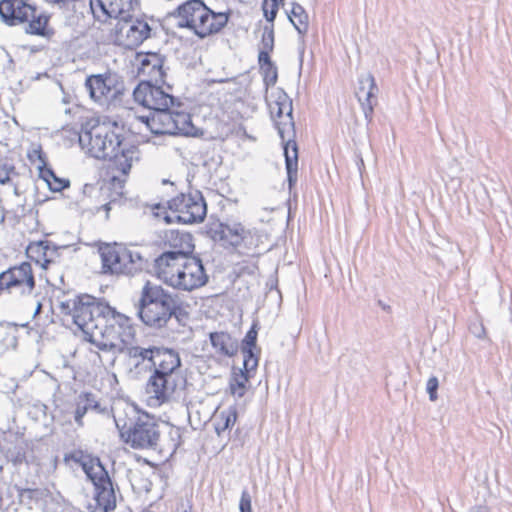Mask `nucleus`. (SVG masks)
Returning <instances> with one entry per match:
<instances>
[{
	"label": "nucleus",
	"mask_w": 512,
	"mask_h": 512,
	"mask_svg": "<svg viewBox=\"0 0 512 512\" xmlns=\"http://www.w3.org/2000/svg\"><path fill=\"white\" fill-rule=\"evenodd\" d=\"M88 477L94 485V497L88 505L90 512H109L116 507V495L113 483L108 472L100 464L96 465V471H87Z\"/></svg>",
	"instance_id": "nucleus-13"
},
{
	"label": "nucleus",
	"mask_w": 512,
	"mask_h": 512,
	"mask_svg": "<svg viewBox=\"0 0 512 512\" xmlns=\"http://www.w3.org/2000/svg\"><path fill=\"white\" fill-rule=\"evenodd\" d=\"M274 49V26L273 24L266 25L263 28V34L261 38V51H270Z\"/></svg>",
	"instance_id": "nucleus-37"
},
{
	"label": "nucleus",
	"mask_w": 512,
	"mask_h": 512,
	"mask_svg": "<svg viewBox=\"0 0 512 512\" xmlns=\"http://www.w3.org/2000/svg\"><path fill=\"white\" fill-rule=\"evenodd\" d=\"M249 378L250 375L242 369H239L238 371L234 370L229 381V390L231 395L236 398H242L247 391Z\"/></svg>",
	"instance_id": "nucleus-30"
},
{
	"label": "nucleus",
	"mask_w": 512,
	"mask_h": 512,
	"mask_svg": "<svg viewBox=\"0 0 512 512\" xmlns=\"http://www.w3.org/2000/svg\"><path fill=\"white\" fill-rule=\"evenodd\" d=\"M438 387H439L438 378L436 376L430 377L428 379V381H427L426 390H427V393L429 394V399L431 401H436L437 400V398H438V395H437Z\"/></svg>",
	"instance_id": "nucleus-41"
},
{
	"label": "nucleus",
	"mask_w": 512,
	"mask_h": 512,
	"mask_svg": "<svg viewBox=\"0 0 512 512\" xmlns=\"http://www.w3.org/2000/svg\"><path fill=\"white\" fill-rule=\"evenodd\" d=\"M64 461L65 462L73 461L75 463L81 464L86 473H87V471H91V472L96 471V467L91 466L90 468H87V463L85 461V455H84L83 451H81V450H75V451L65 454Z\"/></svg>",
	"instance_id": "nucleus-40"
},
{
	"label": "nucleus",
	"mask_w": 512,
	"mask_h": 512,
	"mask_svg": "<svg viewBox=\"0 0 512 512\" xmlns=\"http://www.w3.org/2000/svg\"><path fill=\"white\" fill-rule=\"evenodd\" d=\"M282 2L283 0H263L262 9L264 16L271 24H273L278 12L279 4Z\"/></svg>",
	"instance_id": "nucleus-38"
},
{
	"label": "nucleus",
	"mask_w": 512,
	"mask_h": 512,
	"mask_svg": "<svg viewBox=\"0 0 512 512\" xmlns=\"http://www.w3.org/2000/svg\"><path fill=\"white\" fill-rule=\"evenodd\" d=\"M359 165H361V166H363V165H364V162H363V159H362V158H360V160H359Z\"/></svg>",
	"instance_id": "nucleus-52"
},
{
	"label": "nucleus",
	"mask_w": 512,
	"mask_h": 512,
	"mask_svg": "<svg viewBox=\"0 0 512 512\" xmlns=\"http://www.w3.org/2000/svg\"><path fill=\"white\" fill-rule=\"evenodd\" d=\"M174 134L189 135L193 130V124L190 115L184 111L183 107L173 109Z\"/></svg>",
	"instance_id": "nucleus-31"
},
{
	"label": "nucleus",
	"mask_w": 512,
	"mask_h": 512,
	"mask_svg": "<svg viewBox=\"0 0 512 512\" xmlns=\"http://www.w3.org/2000/svg\"><path fill=\"white\" fill-rule=\"evenodd\" d=\"M113 417L121 438L134 449L167 448L175 452L181 445V432L175 426L169 427V441L161 444V425L153 416L139 411L134 405L126 404L122 409L117 408Z\"/></svg>",
	"instance_id": "nucleus-3"
},
{
	"label": "nucleus",
	"mask_w": 512,
	"mask_h": 512,
	"mask_svg": "<svg viewBox=\"0 0 512 512\" xmlns=\"http://www.w3.org/2000/svg\"><path fill=\"white\" fill-rule=\"evenodd\" d=\"M243 354V371L248 375L255 371L259 362L260 350H241Z\"/></svg>",
	"instance_id": "nucleus-35"
},
{
	"label": "nucleus",
	"mask_w": 512,
	"mask_h": 512,
	"mask_svg": "<svg viewBox=\"0 0 512 512\" xmlns=\"http://www.w3.org/2000/svg\"><path fill=\"white\" fill-rule=\"evenodd\" d=\"M14 193L16 195H19L18 187L16 185H14Z\"/></svg>",
	"instance_id": "nucleus-51"
},
{
	"label": "nucleus",
	"mask_w": 512,
	"mask_h": 512,
	"mask_svg": "<svg viewBox=\"0 0 512 512\" xmlns=\"http://www.w3.org/2000/svg\"><path fill=\"white\" fill-rule=\"evenodd\" d=\"M99 253L105 274L132 276L144 267L142 255L121 244H105L99 248Z\"/></svg>",
	"instance_id": "nucleus-9"
},
{
	"label": "nucleus",
	"mask_w": 512,
	"mask_h": 512,
	"mask_svg": "<svg viewBox=\"0 0 512 512\" xmlns=\"http://www.w3.org/2000/svg\"><path fill=\"white\" fill-rule=\"evenodd\" d=\"M257 323H254L246 333L241 343V350H260L257 347Z\"/></svg>",
	"instance_id": "nucleus-36"
},
{
	"label": "nucleus",
	"mask_w": 512,
	"mask_h": 512,
	"mask_svg": "<svg viewBox=\"0 0 512 512\" xmlns=\"http://www.w3.org/2000/svg\"><path fill=\"white\" fill-rule=\"evenodd\" d=\"M115 84L116 80L110 74L90 75L85 81V87L91 99L99 103L108 100L112 90L115 88Z\"/></svg>",
	"instance_id": "nucleus-20"
},
{
	"label": "nucleus",
	"mask_w": 512,
	"mask_h": 512,
	"mask_svg": "<svg viewBox=\"0 0 512 512\" xmlns=\"http://www.w3.org/2000/svg\"><path fill=\"white\" fill-rule=\"evenodd\" d=\"M0 18L9 26L25 25L27 34L49 37V16L28 0H1Z\"/></svg>",
	"instance_id": "nucleus-8"
},
{
	"label": "nucleus",
	"mask_w": 512,
	"mask_h": 512,
	"mask_svg": "<svg viewBox=\"0 0 512 512\" xmlns=\"http://www.w3.org/2000/svg\"><path fill=\"white\" fill-rule=\"evenodd\" d=\"M209 339L215 355L220 358H232L239 350L238 340L228 332H211Z\"/></svg>",
	"instance_id": "nucleus-23"
},
{
	"label": "nucleus",
	"mask_w": 512,
	"mask_h": 512,
	"mask_svg": "<svg viewBox=\"0 0 512 512\" xmlns=\"http://www.w3.org/2000/svg\"><path fill=\"white\" fill-rule=\"evenodd\" d=\"M49 263H51V260H48V259L45 258L44 259V263L42 264V267L46 268Z\"/></svg>",
	"instance_id": "nucleus-50"
},
{
	"label": "nucleus",
	"mask_w": 512,
	"mask_h": 512,
	"mask_svg": "<svg viewBox=\"0 0 512 512\" xmlns=\"http://www.w3.org/2000/svg\"><path fill=\"white\" fill-rule=\"evenodd\" d=\"M377 92L378 88L372 74L367 73L359 78L356 97L361 103L365 118L367 120H371L374 105L373 99L376 98Z\"/></svg>",
	"instance_id": "nucleus-21"
},
{
	"label": "nucleus",
	"mask_w": 512,
	"mask_h": 512,
	"mask_svg": "<svg viewBox=\"0 0 512 512\" xmlns=\"http://www.w3.org/2000/svg\"><path fill=\"white\" fill-rule=\"evenodd\" d=\"M16 175L15 168L11 165L4 164L3 169L0 170V183L6 184L11 181V175Z\"/></svg>",
	"instance_id": "nucleus-43"
},
{
	"label": "nucleus",
	"mask_w": 512,
	"mask_h": 512,
	"mask_svg": "<svg viewBox=\"0 0 512 512\" xmlns=\"http://www.w3.org/2000/svg\"><path fill=\"white\" fill-rule=\"evenodd\" d=\"M152 27L145 16H134L132 12L116 19L110 37L113 43L125 49H135L151 37Z\"/></svg>",
	"instance_id": "nucleus-10"
},
{
	"label": "nucleus",
	"mask_w": 512,
	"mask_h": 512,
	"mask_svg": "<svg viewBox=\"0 0 512 512\" xmlns=\"http://www.w3.org/2000/svg\"><path fill=\"white\" fill-rule=\"evenodd\" d=\"M154 345L143 347L139 345L124 344L116 350V353L124 354L128 359L131 370L139 371L142 366L150 370L153 358Z\"/></svg>",
	"instance_id": "nucleus-19"
},
{
	"label": "nucleus",
	"mask_w": 512,
	"mask_h": 512,
	"mask_svg": "<svg viewBox=\"0 0 512 512\" xmlns=\"http://www.w3.org/2000/svg\"><path fill=\"white\" fill-rule=\"evenodd\" d=\"M167 223L174 221L182 224L200 223L207 214V205L200 191L181 193L168 201Z\"/></svg>",
	"instance_id": "nucleus-11"
},
{
	"label": "nucleus",
	"mask_w": 512,
	"mask_h": 512,
	"mask_svg": "<svg viewBox=\"0 0 512 512\" xmlns=\"http://www.w3.org/2000/svg\"><path fill=\"white\" fill-rule=\"evenodd\" d=\"M472 332L474 333L475 336H477L478 338H482L484 337L485 335V328L480 325V326H475L472 330Z\"/></svg>",
	"instance_id": "nucleus-47"
},
{
	"label": "nucleus",
	"mask_w": 512,
	"mask_h": 512,
	"mask_svg": "<svg viewBox=\"0 0 512 512\" xmlns=\"http://www.w3.org/2000/svg\"><path fill=\"white\" fill-rule=\"evenodd\" d=\"M170 16L176 20L178 28L189 29L199 38L219 32L229 19L227 13L214 12L202 0H187Z\"/></svg>",
	"instance_id": "nucleus-7"
},
{
	"label": "nucleus",
	"mask_w": 512,
	"mask_h": 512,
	"mask_svg": "<svg viewBox=\"0 0 512 512\" xmlns=\"http://www.w3.org/2000/svg\"><path fill=\"white\" fill-rule=\"evenodd\" d=\"M60 309L63 314L72 316L84 340L98 350L115 354L120 345L130 344L135 339L132 319L104 299L83 294L61 302Z\"/></svg>",
	"instance_id": "nucleus-1"
},
{
	"label": "nucleus",
	"mask_w": 512,
	"mask_h": 512,
	"mask_svg": "<svg viewBox=\"0 0 512 512\" xmlns=\"http://www.w3.org/2000/svg\"><path fill=\"white\" fill-rule=\"evenodd\" d=\"M292 111V100L283 90H279L277 93V99L275 101V104L272 107V113L275 114V116L278 118L285 116V118L287 119V122L284 123V126H281L280 123L277 124L278 132L282 139H284L285 126L287 124L290 125L291 127L294 126Z\"/></svg>",
	"instance_id": "nucleus-24"
},
{
	"label": "nucleus",
	"mask_w": 512,
	"mask_h": 512,
	"mask_svg": "<svg viewBox=\"0 0 512 512\" xmlns=\"http://www.w3.org/2000/svg\"><path fill=\"white\" fill-rule=\"evenodd\" d=\"M246 229L240 223L234 224H220L218 231L220 238L226 241L233 247H241V241L243 240V234Z\"/></svg>",
	"instance_id": "nucleus-28"
},
{
	"label": "nucleus",
	"mask_w": 512,
	"mask_h": 512,
	"mask_svg": "<svg viewBox=\"0 0 512 512\" xmlns=\"http://www.w3.org/2000/svg\"><path fill=\"white\" fill-rule=\"evenodd\" d=\"M138 6L137 0H90V8L95 18H119L133 12Z\"/></svg>",
	"instance_id": "nucleus-16"
},
{
	"label": "nucleus",
	"mask_w": 512,
	"mask_h": 512,
	"mask_svg": "<svg viewBox=\"0 0 512 512\" xmlns=\"http://www.w3.org/2000/svg\"><path fill=\"white\" fill-rule=\"evenodd\" d=\"M177 512H192V505L190 501L181 500L177 505Z\"/></svg>",
	"instance_id": "nucleus-45"
},
{
	"label": "nucleus",
	"mask_w": 512,
	"mask_h": 512,
	"mask_svg": "<svg viewBox=\"0 0 512 512\" xmlns=\"http://www.w3.org/2000/svg\"><path fill=\"white\" fill-rule=\"evenodd\" d=\"M124 140L123 127L110 121H89L79 133V144L91 157L109 161L111 169L127 175L140 152Z\"/></svg>",
	"instance_id": "nucleus-2"
},
{
	"label": "nucleus",
	"mask_w": 512,
	"mask_h": 512,
	"mask_svg": "<svg viewBox=\"0 0 512 512\" xmlns=\"http://www.w3.org/2000/svg\"><path fill=\"white\" fill-rule=\"evenodd\" d=\"M288 18L293 24L294 28L298 31L299 34L303 35L308 30V15L304 8L298 4L293 3L292 9L288 14Z\"/></svg>",
	"instance_id": "nucleus-32"
},
{
	"label": "nucleus",
	"mask_w": 512,
	"mask_h": 512,
	"mask_svg": "<svg viewBox=\"0 0 512 512\" xmlns=\"http://www.w3.org/2000/svg\"><path fill=\"white\" fill-rule=\"evenodd\" d=\"M471 512H489V509L486 506H477L474 507Z\"/></svg>",
	"instance_id": "nucleus-48"
},
{
	"label": "nucleus",
	"mask_w": 512,
	"mask_h": 512,
	"mask_svg": "<svg viewBox=\"0 0 512 512\" xmlns=\"http://www.w3.org/2000/svg\"><path fill=\"white\" fill-rule=\"evenodd\" d=\"M237 420V409L229 407L227 410L222 411L214 421L215 431L218 435L222 434L227 429L231 428Z\"/></svg>",
	"instance_id": "nucleus-34"
},
{
	"label": "nucleus",
	"mask_w": 512,
	"mask_h": 512,
	"mask_svg": "<svg viewBox=\"0 0 512 512\" xmlns=\"http://www.w3.org/2000/svg\"><path fill=\"white\" fill-rule=\"evenodd\" d=\"M36 282L29 262L10 267L0 273V294L8 291L10 294L29 297L35 290Z\"/></svg>",
	"instance_id": "nucleus-12"
},
{
	"label": "nucleus",
	"mask_w": 512,
	"mask_h": 512,
	"mask_svg": "<svg viewBox=\"0 0 512 512\" xmlns=\"http://www.w3.org/2000/svg\"><path fill=\"white\" fill-rule=\"evenodd\" d=\"M33 299L35 301V310L33 312V317L35 318L36 316H38L40 313H41V310H42V302L41 300L39 299L38 295H34L33 296Z\"/></svg>",
	"instance_id": "nucleus-46"
},
{
	"label": "nucleus",
	"mask_w": 512,
	"mask_h": 512,
	"mask_svg": "<svg viewBox=\"0 0 512 512\" xmlns=\"http://www.w3.org/2000/svg\"><path fill=\"white\" fill-rule=\"evenodd\" d=\"M284 155L289 187L291 188L297 181L298 170V148L295 141L289 140L286 143Z\"/></svg>",
	"instance_id": "nucleus-26"
},
{
	"label": "nucleus",
	"mask_w": 512,
	"mask_h": 512,
	"mask_svg": "<svg viewBox=\"0 0 512 512\" xmlns=\"http://www.w3.org/2000/svg\"><path fill=\"white\" fill-rule=\"evenodd\" d=\"M165 239L173 250L165 251L159 257H164L168 254L175 258L179 255L190 256L193 252L194 244L192 243V236L187 232L170 230L166 232Z\"/></svg>",
	"instance_id": "nucleus-22"
},
{
	"label": "nucleus",
	"mask_w": 512,
	"mask_h": 512,
	"mask_svg": "<svg viewBox=\"0 0 512 512\" xmlns=\"http://www.w3.org/2000/svg\"><path fill=\"white\" fill-rule=\"evenodd\" d=\"M2 449L7 460L14 465L22 464L26 460V444L22 440L7 443Z\"/></svg>",
	"instance_id": "nucleus-29"
},
{
	"label": "nucleus",
	"mask_w": 512,
	"mask_h": 512,
	"mask_svg": "<svg viewBox=\"0 0 512 512\" xmlns=\"http://www.w3.org/2000/svg\"><path fill=\"white\" fill-rule=\"evenodd\" d=\"M179 308L176 294L150 281L143 285L137 304V315L146 326L154 329L165 327L176 316Z\"/></svg>",
	"instance_id": "nucleus-6"
},
{
	"label": "nucleus",
	"mask_w": 512,
	"mask_h": 512,
	"mask_svg": "<svg viewBox=\"0 0 512 512\" xmlns=\"http://www.w3.org/2000/svg\"><path fill=\"white\" fill-rule=\"evenodd\" d=\"M74 406L72 402L61 401L55 405L52 419L61 426L72 425Z\"/></svg>",
	"instance_id": "nucleus-33"
},
{
	"label": "nucleus",
	"mask_w": 512,
	"mask_h": 512,
	"mask_svg": "<svg viewBox=\"0 0 512 512\" xmlns=\"http://www.w3.org/2000/svg\"><path fill=\"white\" fill-rule=\"evenodd\" d=\"M261 73L263 75V81L266 87V90L269 87H272L276 84L278 79V71L275 64H271L269 66H265L260 68Z\"/></svg>",
	"instance_id": "nucleus-39"
},
{
	"label": "nucleus",
	"mask_w": 512,
	"mask_h": 512,
	"mask_svg": "<svg viewBox=\"0 0 512 512\" xmlns=\"http://www.w3.org/2000/svg\"><path fill=\"white\" fill-rule=\"evenodd\" d=\"M34 152L37 154L38 159L43 165V167L39 166L40 175L47 182L50 190L54 192H60L67 188L69 186V181L58 178L51 168L46 167V155L42 152V150L39 148Z\"/></svg>",
	"instance_id": "nucleus-25"
},
{
	"label": "nucleus",
	"mask_w": 512,
	"mask_h": 512,
	"mask_svg": "<svg viewBox=\"0 0 512 512\" xmlns=\"http://www.w3.org/2000/svg\"><path fill=\"white\" fill-rule=\"evenodd\" d=\"M181 366L179 353L164 346H155L150 370L153 373L147 382V393L160 403L169 401L178 388L184 386L185 380L178 375Z\"/></svg>",
	"instance_id": "nucleus-5"
},
{
	"label": "nucleus",
	"mask_w": 512,
	"mask_h": 512,
	"mask_svg": "<svg viewBox=\"0 0 512 512\" xmlns=\"http://www.w3.org/2000/svg\"><path fill=\"white\" fill-rule=\"evenodd\" d=\"M133 98L139 105L151 110H159L166 105L174 104L175 97L163 90L159 83L151 80L141 81L133 90Z\"/></svg>",
	"instance_id": "nucleus-14"
},
{
	"label": "nucleus",
	"mask_w": 512,
	"mask_h": 512,
	"mask_svg": "<svg viewBox=\"0 0 512 512\" xmlns=\"http://www.w3.org/2000/svg\"><path fill=\"white\" fill-rule=\"evenodd\" d=\"M184 107L177 98L174 104L161 107L159 110L150 113V116H143L141 120L147 124L154 134H171L174 135V118L173 109Z\"/></svg>",
	"instance_id": "nucleus-15"
},
{
	"label": "nucleus",
	"mask_w": 512,
	"mask_h": 512,
	"mask_svg": "<svg viewBox=\"0 0 512 512\" xmlns=\"http://www.w3.org/2000/svg\"><path fill=\"white\" fill-rule=\"evenodd\" d=\"M155 270L159 279L167 285L183 291H192L208 282L203 262L196 256L173 257L165 255L155 259Z\"/></svg>",
	"instance_id": "nucleus-4"
},
{
	"label": "nucleus",
	"mask_w": 512,
	"mask_h": 512,
	"mask_svg": "<svg viewBox=\"0 0 512 512\" xmlns=\"http://www.w3.org/2000/svg\"><path fill=\"white\" fill-rule=\"evenodd\" d=\"M138 74L146 76L155 83H164L166 72L164 70L165 56L160 53L148 52L138 56Z\"/></svg>",
	"instance_id": "nucleus-18"
},
{
	"label": "nucleus",
	"mask_w": 512,
	"mask_h": 512,
	"mask_svg": "<svg viewBox=\"0 0 512 512\" xmlns=\"http://www.w3.org/2000/svg\"><path fill=\"white\" fill-rule=\"evenodd\" d=\"M267 236L259 233L258 231L246 230L243 234L241 247L251 252L252 256L260 255L269 250L264 244L263 239Z\"/></svg>",
	"instance_id": "nucleus-27"
},
{
	"label": "nucleus",
	"mask_w": 512,
	"mask_h": 512,
	"mask_svg": "<svg viewBox=\"0 0 512 512\" xmlns=\"http://www.w3.org/2000/svg\"><path fill=\"white\" fill-rule=\"evenodd\" d=\"M74 406L73 420L77 427L84 426V416L88 413L106 414L107 408L104 407L97 395L92 392H80L72 402Z\"/></svg>",
	"instance_id": "nucleus-17"
},
{
	"label": "nucleus",
	"mask_w": 512,
	"mask_h": 512,
	"mask_svg": "<svg viewBox=\"0 0 512 512\" xmlns=\"http://www.w3.org/2000/svg\"><path fill=\"white\" fill-rule=\"evenodd\" d=\"M112 203L113 202L111 201V202H108V203L103 205V208L106 210V212H108L111 209V204Z\"/></svg>",
	"instance_id": "nucleus-49"
},
{
	"label": "nucleus",
	"mask_w": 512,
	"mask_h": 512,
	"mask_svg": "<svg viewBox=\"0 0 512 512\" xmlns=\"http://www.w3.org/2000/svg\"><path fill=\"white\" fill-rule=\"evenodd\" d=\"M269 54H270V51L259 50L258 63L260 65V68L274 64L273 61L271 60Z\"/></svg>",
	"instance_id": "nucleus-44"
},
{
	"label": "nucleus",
	"mask_w": 512,
	"mask_h": 512,
	"mask_svg": "<svg viewBox=\"0 0 512 512\" xmlns=\"http://www.w3.org/2000/svg\"><path fill=\"white\" fill-rule=\"evenodd\" d=\"M251 495L247 489H244L241 493L239 510L240 512H252Z\"/></svg>",
	"instance_id": "nucleus-42"
}]
</instances>
